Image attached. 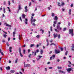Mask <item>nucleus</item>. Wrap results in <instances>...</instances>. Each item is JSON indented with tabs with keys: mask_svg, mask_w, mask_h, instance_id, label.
<instances>
[{
	"mask_svg": "<svg viewBox=\"0 0 74 74\" xmlns=\"http://www.w3.org/2000/svg\"><path fill=\"white\" fill-rule=\"evenodd\" d=\"M53 19L55 21H53L54 24L53 25V27H55V25H56L57 23V20H58V17L56 16H55L54 18H53Z\"/></svg>",
	"mask_w": 74,
	"mask_h": 74,
	"instance_id": "obj_1",
	"label": "nucleus"
},
{
	"mask_svg": "<svg viewBox=\"0 0 74 74\" xmlns=\"http://www.w3.org/2000/svg\"><path fill=\"white\" fill-rule=\"evenodd\" d=\"M69 34H71L72 36H74V34H73V29H70L69 30Z\"/></svg>",
	"mask_w": 74,
	"mask_h": 74,
	"instance_id": "obj_2",
	"label": "nucleus"
},
{
	"mask_svg": "<svg viewBox=\"0 0 74 74\" xmlns=\"http://www.w3.org/2000/svg\"><path fill=\"white\" fill-rule=\"evenodd\" d=\"M19 52L20 53V55L21 56V57H23V55L22 54V53H21V47L19 48Z\"/></svg>",
	"mask_w": 74,
	"mask_h": 74,
	"instance_id": "obj_3",
	"label": "nucleus"
},
{
	"mask_svg": "<svg viewBox=\"0 0 74 74\" xmlns=\"http://www.w3.org/2000/svg\"><path fill=\"white\" fill-rule=\"evenodd\" d=\"M57 29L58 30H62V27H60V25L57 24Z\"/></svg>",
	"mask_w": 74,
	"mask_h": 74,
	"instance_id": "obj_4",
	"label": "nucleus"
},
{
	"mask_svg": "<svg viewBox=\"0 0 74 74\" xmlns=\"http://www.w3.org/2000/svg\"><path fill=\"white\" fill-rule=\"evenodd\" d=\"M22 9V7H21V5H18V9L17 11V13L18 14L19 10H21Z\"/></svg>",
	"mask_w": 74,
	"mask_h": 74,
	"instance_id": "obj_5",
	"label": "nucleus"
},
{
	"mask_svg": "<svg viewBox=\"0 0 74 74\" xmlns=\"http://www.w3.org/2000/svg\"><path fill=\"white\" fill-rule=\"evenodd\" d=\"M55 53H56V54H58V53H60V51L55 49Z\"/></svg>",
	"mask_w": 74,
	"mask_h": 74,
	"instance_id": "obj_6",
	"label": "nucleus"
},
{
	"mask_svg": "<svg viewBox=\"0 0 74 74\" xmlns=\"http://www.w3.org/2000/svg\"><path fill=\"white\" fill-rule=\"evenodd\" d=\"M67 72L68 73H70V72L71 71V68H69L66 69Z\"/></svg>",
	"mask_w": 74,
	"mask_h": 74,
	"instance_id": "obj_7",
	"label": "nucleus"
},
{
	"mask_svg": "<svg viewBox=\"0 0 74 74\" xmlns=\"http://www.w3.org/2000/svg\"><path fill=\"white\" fill-rule=\"evenodd\" d=\"M42 58V56H38L37 57V58H36L37 60H40V59L41 58Z\"/></svg>",
	"mask_w": 74,
	"mask_h": 74,
	"instance_id": "obj_8",
	"label": "nucleus"
},
{
	"mask_svg": "<svg viewBox=\"0 0 74 74\" xmlns=\"http://www.w3.org/2000/svg\"><path fill=\"white\" fill-rule=\"evenodd\" d=\"M31 65L30 64H26L25 65H24V67H30Z\"/></svg>",
	"mask_w": 74,
	"mask_h": 74,
	"instance_id": "obj_9",
	"label": "nucleus"
},
{
	"mask_svg": "<svg viewBox=\"0 0 74 74\" xmlns=\"http://www.w3.org/2000/svg\"><path fill=\"white\" fill-rule=\"evenodd\" d=\"M53 35L54 38H56V37H58V34H54Z\"/></svg>",
	"mask_w": 74,
	"mask_h": 74,
	"instance_id": "obj_10",
	"label": "nucleus"
},
{
	"mask_svg": "<svg viewBox=\"0 0 74 74\" xmlns=\"http://www.w3.org/2000/svg\"><path fill=\"white\" fill-rule=\"evenodd\" d=\"M25 20H24V22H25V24H27V21L28 20L27 18H25Z\"/></svg>",
	"mask_w": 74,
	"mask_h": 74,
	"instance_id": "obj_11",
	"label": "nucleus"
},
{
	"mask_svg": "<svg viewBox=\"0 0 74 74\" xmlns=\"http://www.w3.org/2000/svg\"><path fill=\"white\" fill-rule=\"evenodd\" d=\"M25 12H27L28 11V10H27V6H25Z\"/></svg>",
	"mask_w": 74,
	"mask_h": 74,
	"instance_id": "obj_12",
	"label": "nucleus"
},
{
	"mask_svg": "<svg viewBox=\"0 0 74 74\" xmlns=\"http://www.w3.org/2000/svg\"><path fill=\"white\" fill-rule=\"evenodd\" d=\"M10 69H11V68H10V66H8L7 67H6V69L7 70H10Z\"/></svg>",
	"mask_w": 74,
	"mask_h": 74,
	"instance_id": "obj_13",
	"label": "nucleus"
},
{
	"mask_svg": "<svg viewBox=\"0 0 74 74\" xmlns=\"http://www.w3.org/2000/svg\"><path fill=\"white\" fill-rule=\"evenodd\" d=\"M36 20L35 19H34L33 20H32L31 21L32 24H33V22H36Z\"/></svg>",
	"mask_w": 74,
	"mask_h": 74,
	"instance_id": "obj_14",
	"label": "nucleus"
},
{
	"mask_svg": "<svg viewBox=\"0 0 74 74\" xmlns=\"http://www.w3.org/2000/svg\"><path fill=\"white\" fill-rule=\"evenodd\" d=\"M10 73H15V70H11Z\"/></svg>",
	"mask_w": 74,
	"mask_h": 74,
	"instance_id": "obj_15",
	"label": "nucleus"
},
{
	"mask_svg": "<svg viewBox=\"0 0 74 74\" xmlns=\"http://www.w3.org/2000/svg\"><path fill=\"white\" fill-rule=\"evenodd\" d=\"M40 52L41 55H42V53H43V50H42L41 49Z\"/></svg>",
	"mask_w": 74,
	"mask_h": 74,
	"instance_id": "obj_16",
	"label": "nucleus"
},
{
	"mask_svg": "<svg viewBox=\"0 0 74 74\" xmlns=\"http://www.w3.org/2000/svg\"><path fill=\"white\" fill-rule=\"evenodd\" d=\"M64 5V3H62V4H61V5H59V6H60V7H61V6H63V5Z\"/></svg>",
	"mask_w": 74,
	"mask_h": 74,
	"instance_id": "obj_17",
	"label": "nucleus"
},
{
	"mask_svg": "<svg viewBox=\"0 0 74 74\" xmlns=\"http://www.w3.org/2000/svg\"><path fill=\"white\" fill-rule=\"evenodd\" d=\"M36 38H39L40 37V35H38L36 36Z\"/></svg>",
	"mask_w": 74,
	"mask_h": 74,
	"instance_id": "obj_18",
	"label": "nucleus"
},
{
	"mask_svg": "<svg viewBox=\"0 0 74 74\" xmlns=\"http://www.w3.org/2000/svg\"><path fill=\"white\" fill-rule=\"evenodd\" d=\"M25 16H26L25 14H23L22 15V17L23 18H25Z\"/></svg>",
	"mask_w": 74,
	"mask_h": 74,
	"instance_id": "obj_19",
	"label": "nucleus"
},
{
	"mask_svg": "<svg viewBox=\"0 0 74 74\" xmlns=\"http://www.w3.org/2000/svg\"><path fill=\"white\" fill-rule=\"evenodd\" d=\"M66 29H67L66 28H64L63 29V32H65V31H66Z\"/></svg>",
	"mask_w": 74,
	"mask_h": 74,
	"instance_id": "obj_20",
	"label": "nucleus"
},
{
	"mask_svg": "<svg viewBox=\"0 0 74 74\" xmlns=\"http://www.w3.org/2000/svg\"><path fill=\"white\" fill-rule=\"evenodd\" d=\"M34 44H31L30 47H34Z\"/></svg>",
	"mask_w": 74,
	"mask_h": 74,
	"instance_id": "obj_21",
	"label": "nucleus"
},
{
	"mask_svg": "<svg viewBox=\"0 0 74 74\" xmlns=\"http://www.w3.org/2000/svg\"><path fill=\"white\" fill-rule=\"evenodd\" d=\"M3 12L4 13H5V8L3 7Z\"/></svg>",
	"mask_w": 74,
	"mask_h": 74,
	"instance_id": "obj_22",
	"label": "nucleus"
},
{
	"mask_svg": "<svg viewBox=\"0 0 74 74\" xmlns=\"http://www.w3.org/2000/svg\"><path fill=\"white\" fill-rule=\"evenodd\" d=\"M36 52V53H38V52H39V49H38L36 50V52Z\"/></svg>",
	"mask_w": 74,
	"mask_h": 74,
	"instance_id": "obj_23",
	"label": "nucleus"
},
{
	"mask_svg": "<svg viewBox=\"0 0 74 74\" xmlns=\"http://www.w3.org/2000/svg\"><path fill=\"white\" fill-rule=\"evenodd\" d=\"M52 58H53V59H54L55 58V55H53L52 56Z\"/></svg>",
	"mask_w": 74,
	"mask_h": 74,
	"instance_id": "obj_24",
	"label": "nucleus"
},
{
	"mask_svg": "<svg viewBox=\"0 0 74 74\" xmlns=\"http://www.w3.org/2000/svg\"><path fill=\"white\" fill-rule=\"evenodd\" d=\"M71 9H70L69 10V15H71Z\"/></svg>",
	"mask_w": 74,
	"mask_h": 74,
	"instance_id": "obj_25",
	"label": "nucleus"
},
{
	"mask_svg": "<svg viewBox=\"0 0 74 74\" xmlns=\"http://www.w3.org/2000/svg\"><path fill=\"white\" fill-rule=\"evenodd\" d=\"M6 26H8V27H11V25L9 24H7L6 25Z\"/></svg>",
	"mask_w": 74,
	"mask_h": 74,
	"instance_id": "obj_26",
	"label": "nucleus"
},
{
	"mask_svg": "<svg viewBox=\"0 0 74 74\" xmlns=\"http://www.w3.org/2000/svg\"><path fill=\"white\" fill-rule=\"evenodd\" d=\"M50 45L51 46L52 45H55V46H56V45H55V44L53 43H51V44H50Z\"/></svg>",
	"mask_w": 74,
	"mask_h": 74,
	"instance_id": "obj_27",
	"label": "nucleus"
},
{
	"mask_svg": "<svg viewBox=\"0 0 74 74\" xmlns=\"http://www.w3.org/2000/svg\"><path fill=\"white\" fill-rule=\"evenodd\" d=\"M3 36L4 37H5V38H6V37H7V35L4 34H3Z\"/></svg>",
	"mask_w": 74,
	"mask_h": 74,
	"instance_id": "obj_28",
	"label": "nucleus"
},
{
	"mask_svg": "<svg viewBox=\"0 0 74 74\" xmlns=\"http://www.w3.org/2000/svg\"><path fill=\"white\" fill-rule=\"evenodd\" d=\"M58 38H60V34L58 35Z\"/></svg>",
	"mask_w": 74,
	"mask_h": 74,
	"instance_id": "obj_29",
	"label": "nucleus"
},
{
	"mask_svg": "<svg viewBox=\"0 0 74 74\" xmlns=\"http://www.w3.org/2000/svg\"><path fill=\"white\" fill-rule=\"evenodd\" d=\"M58 69H62V67H60L59 66H58Z\"/></svg>",
	"mask_w": 74,
	"mask_h": 74,
	"instance_id": "obj_30",
	"label": "nucleus"
},
{
	"mask_svg": "<svg viewBox=\"0 0 74 74\" xmlns=\"http://www.w3.org/2000/svg\"><path fill=\"white\" fill-rule=\"evenodd\" d=\"M33 16H32L31 18V22L33 20Z\"/></svg>",
	"mask_w": 74,
	"mask_h": 74,
	"instance_id": "obj_31",
	"label": "nucleus"
},
{
	"mask_svg": "<svg viewBox=\"0 0 74 74\" xmlns=\"http://www.w3.org/2000/svg\"><path fill=\"white\" fill-rule=\"evenodd\" d=\"M50 30L51 32H52V27H50Z\"/></svg>",
	"mask_w": 74,
	"mask_h": 74,
	"instance_id": "obj_32",
	"label": "nucleus"
},
{
	"mask_svg": "<svg viewBox=\"0 0 74 74\" xmlns=\"http://www.w3.org/2000/svg\"><path fill=\"white\" fill-rule=\"evenodd\" d=\"M55 30L56 31V32H59V31H58V29H55Z\"/></svg>",
	"mask_w": 74,
	"mask_h": 74,
	"instance_id": "obj_33",
	"label": "nucleus"
},
{
	"mask_svg": "<svg viewBox=\"0 0 74 74\" xmlns=\"http://www.w3.org/2000/svg\"><path fill=\"white\" fill-rule=\"evenodd\" d=\"M60 48V50L61 51H63V48L61 47Z\"/></svg>",
	"mask_w": 74,
	"mask_h": 74,
	"instance_id": "obj_34",
	"label": "nucleus"
},
{
	"mask_svg": "<svg viewBox=\"0 0 74 74\" xmlns=\"http://www.w3.org/2000/svg\"><path fill=\"white\" fill-rule=\"evenodd\" d=\"M68 53V51H66L65 53V55H67V53Z\"/></svg>",
	"mask_w": 74,
	"mask_h": 74,
	"instance_id": "obj_35",
	"label": "nucleus"
},
{
	"mask_svg": "<svg viewBox=\"0 0 74 74\" xmlns=\"http://www.w3.org/2000/svg\"><path fill=\"white\" fill-rule=\"evenodd\" d=\"M8 4L9 5H10V4H11V3H10V1H8Z\"/></svg>",
	"mask_w": 74,
	"mask_h": 74,
	"instance_id": "obj_36",
	"label": "nucleus"
},
{
	"mask_svg": "<svg viewBox=\"0 0 74 74\" xmlns=\"http://www.w3.org/2000/svg\"><path fill=\"white\" fill-rule=\"evenodd\" d=\"M51 16H55V14H54V13H52Z\"/></svg>",
	"mask_w": 74,
	"mask_h": 74,
	"instance_id": "obj_37",
	"label": "nucleus"
},
{
	"mask_svg": "<svg viewBox=\"0 0 74 74\" xmlns=\"http://www.w3.org/2000/svg\"><path fill=\"white\" fill-rule=\"evenodd\" d=\"M61 73H63V74H65V72L63 71H61Z\"/></svg>",
	"mask_w": 74,
	"mask_h": 74,
	"instance_id": "obj_38",
	"label": "nucleus"
},
{
	"mask_svg": "<svg viewBox=\"0 0 74 74\" xmlns=\"http://www.w3.org/2000/svg\"><path fill=\"white\" fill-rule=\"evenodd\" d=\"M23 53L25 54V50L24 49L23 50Z\"/></svg>",
	"mask_w": 74,
	"mask_h": 74,
	"instance_id": "obj_39",
	"label": "nucleus"
},
{
	"mask_svg": "<svg viewBox=\"0 0 74 74\" xmlns=\"http://www.w3.org/2000/svg\"><path fill=\"white\" fill-rule=\"evenodd\" d=\"M17 62H18V59H16L15 60V62L16 63H17Z\"/></svg>",
	"mask_w": 74,
	"mask_h": 74,
	"instance_id": "obj_40",
	"label": "nucleus"
},
{
	"mask_svg": "<svg viewBox=\"0 0 74 74\" xmlns=\"http://www.w3.org/2000/svg\"><path fill=\"white\" fill-rule=\"evenodd\" d=\"M6 44H7V45L8 47L9 46V45L8 44V42H6Z\"/></svg>",
	"mask_w": 74,
	"mask_h": 74,
	"instance_id": "obj_41",
	"label": "nucleus"
},
{
	"mask_svg": "<svg viewBox=\"0 0 74 74\" xmlns=\"http://www.w3.org/2000/svg\"><path fill=\"white\" fill-rule=\"evenodd\" d=\"M3 32L5 33V34H7V33L6 32H4V31H3Z\"/></svg>",
	"mask_w": 74,
	"mask_h": 74,
	"instance_id": "obj_42",
	"label": "nucleus"
},
{
	"mask_svg": "<svg viewBox=\"0 0 74 74\" xmlns=\"http://www.w3.org/2000/svg\"><path fill=\"white\" fill-rule=\"evenodd\" d=\"M30 57H31V54H30L29 55V56H28V58H30Z\"/></svg>",
	"mask_w": 74,
	"mask_h": 74,
	"instance_id": "obj_43",
	"label": "nucleus"
},
{
	"mask_svg": "<svg viewBox=\"0 0 74 74\" xmlns=\"http://www.w3.org/2000/svg\"><path fill=\"white\" fill-rule=\"evenodd\" d=\"M30 51V49H29L28 50V53H29Z\"/></svg>",
	"mask_w": 74,
	"mask_h": 74,
	"instance_id": "obj_44",
	"label": "nucleus"
},
{
	"mask_svg": "<svg viewBox=\"0 0 74 74\" xmlns=\"http://www.w3.org/2000/svg\"><path fill=\"white\" fill-rule=\"evenodd\" d=\"M68 67H71V65L69 64L68 65Z\"/></svg>",
	"mask_w": 74,
	"mask_h": 74,
	"instance_id": "obj_45",
	"label": "nucleus"
},
{
	"mask_svg": "<svg viewBox=\"0 0 74 74\" xmlns=\"http://www.w3.org/2000/svg\"><path fill=\"white\" fill-rule=\"evenodd\" d=\"M2 42H5V40H2Z\"/></svg>",
	"mask_w": 74,
	"mask_h": 74,
	"instance_id": "obj_46",
	"label": "nucleus"
},
{
	"mask_svg": "<svg viewBox=\"0 0 74 74\" xmlns=\"http://www.w3.org/2000/svg\"><path fill=\"white\" fill-rule=\"evenodd\" d=\"M72 48H74V44H72Z\"/></svg>",
	"mask_w": 74,
	"mask_h": 74,
	"instance_id": "obj_47",
	"label": "nucleus"
},
{
	"mask_svg": "<svg viewBox=\"0 0 74 74\" xmlns=\"http://www.w3.org/2000/svg\"><path fill=\"white\" fill-rule=\"evenodd\" d=\"M68 62L70 64H71V62L70 61H68Z\"/></svg>",
	"mask_w": 74,
	"mask_h": 74,
	"instance_id": "obj_48",
	"label": "nucleus"
},
{
	"mask_svg": "<svg viewBox=\"0 0 74 74\" xmlns=\"http://www.w3.org/2000/svg\"><path fill=\"white\" fill-rule=\"evenodd\" d=\"M52 58H52V57H50V59L51 60H52Z\"/></svg>",
	"mask_w": 74,
	"mask_h": 74,
	"instance_id": "obj_49",
	"label": "nucleus"
},
{
	"mask_svg": "<svg viewBox=\"0 0 74 74\" xmlns=\"http://www.w3.org/2000/svg\"><path fill=\"white\" fill-rule=\"evenodd\" d=\"M12 2L13 3H14V0H12Z\"/></svg>",
	"mask_w": 74,
	"mask_h": 74,
	"instance_id": "obj_50",
	"label": "nucleus"
},
{
	"mask_svg": "<svg viewBox=\"0 0 74 74\" xmlns=\"http://www.w3.org/2000/svg\"><path fill=\"white\" fill-rule=\"evenodd\" d=\"M32 25H33V26H36V24L34 23H33L32 24Z\"/></svg>",
	"mask_w": 74,
	"mask_h": 74,
	"instance_id": "obj_51",
	"label": "nucleus"
},
{
	"mask_svg": "<svg viewBox=\"0 0 74 74\" xmlns=\"http://www.w3.org/2000/svg\"><path fill=\"white\" fill-rule=\"evenodd\" d=\"M57 61V62H59L60 61V60L59 59H57L56 60Z\"/></svg>",
	"mask_w": 74,
	"mask_h": 74,
	"instance_id": "obj_52",
	"label": "nucleus"
},
{
	"mask_svg": "<svg viewBox=\"0 0 74 74\" xmlns=\"http://www.w3.org/2000/svg\"><path fill=\"white\" fill-rule=\"evenodd\" d=\"M71 7H73V4H71Z\"/></svg>",
	"mask_w": 74,
	"mask_h": 74,
	"instance_id": "obj_53",
	"label": "nucleus"
},
{
	"mask_svg": "<svg viewBox=\"0 0 74 74\" xmlns=\"http://www.w3.org/2000/svg\"><path fill=\"white\" fill-rule=\"evenodd\" d=\"M20 19L21 20V21H22V18L21 17L20 18Z\"/></svg>",
	"mask_w": 74,
	"mask_h": 74,
	"instance_id": "obj_54",
	"label": "nucleus"
},
{
	"mask_svg": "<svg viewBox=\"0 0 74 74\" xmlns=\"http://www.w3.org/2000/svg\"><path fill=\"white\" fill-rule=\"evenodd\" d=\"M38 47H39V45H37L36 47V48H38Z\"/></svg>",
	"mask_w": 74,
	"mask_h": 74,
	"instance_id": "obj_55",
	"label": "nucleus"
},
{
	"mask_svg": "<svg viewBox=\"0 0 74 74\" xmlns=\"http://www.w3.org/2000/svg\"><path fill=\"white\" fill-rule=\"evenodd\" d=\"M52 53V51H51L49 53V54H51V53Z\"/></svg>",
	"mask_w": 74,
	"mask_h": 74,
	"instance_id": "obj_56",
	"label": "nucleus"
},
{
	"mask_svg": "<svg viewBox=\"0 0 74 74\" xmlns=\"http://www.w3.org/2000/svg\"><path fill=\"white\" fill-rule=\"evenodd\" d=\"M12 49V47H9V49L10 50H11V49Z\"/></svg>",
	"mask_w": 74,
	"mask_h": 74,
	"instance_id": "obj_57",
	"label": "nucleus"
},
{
	"mask_svg": "<svg viewBox=\"0 0 74 74\" xmlns=\"http://www.w3.org/2000/svg\"><path fill=\"white\" fill-rule=\"evenodd\" d=\"M31 4H32V3L31 2H30V3H29V6H30V5H31Z\"/></svg>",
	"mask_w": 74,
	"mask_h": 74,
	"instance_id": "obj_58",
	"label": "nucleus"
},
{
	"mask_svg": "<svg viewBox=\"0 0 74 74\" xmlns=\"http://www.w3.org/2000/svg\"><path fill=\"white\" fill-rule=\"evenodd\" d=\"M1 54L2 55H4V54L3 53V52H1Z\"/></svg>",
	"mask_w": 74,
	"mask_h": 74,
	"instance_id": "obj_59",
	"label": "nucleus"
},
{
	"mask_svg": "<svg viewBox=\"0 0 74 74\" xmlns=\"http://www.w3.org/2000/svg\"><path fill=\"white\" fill-rule=\"evenodd\" d=\"M48 45H49V43L48 42L47 44V47H48Z\"/></svg>",
	"mask_w": 74,
	"mask_h": 74,
	"instance_id": "obj_60",
	"label": "nucleus"
},
{
	"mask_svg": "<svg viewBox=\"0 0 74 74\" xmlns=\"http://www.w3.org/2000/svg\"><path fill=\"white\" fill-rule=\"evenodd\" d=\"M58 6H59V5H60V3H59V2H58Z\"/></svg>",
	"mask_w": 74,
	"mask_h": 74,
	"instance_id": "obj_61",
	"label": "nucleus"
},
{
	"mask_svg": "<svg viewBox=\"0 0 74 74\" xmlns=\"http://www.w3.org/2000/svg\"><path fill=\"white\" fill-rule=\"evenodd\" d=\"M5 3H6L5 1H4V3H3V4H4V5H5Z\"/></svg>",
	"mask_w": 74,
	"mask_h": 74,
	"instance_id": "obj_62",
	"label": "nucleus"
},
{
	"mask_svg": "<svg viewBox=\"0 0 74 74\" xmlns=\"http://www.w3.org/2000/svg\"><path fill=\"white\" fill-rule=\"evenodd\" d=\"M10 40V38H8V41H9Z\"/></svg>",
	"mask_w": 74,
	"mask_h": 74,
	"instance_id": "obj_63",
	"label": "nucleus"
},
{
	"mask_svg": "<svg viewBox=\"0 0 74 74\" xmlns=\"http://www.w3.org/2000/svg\"><path fill=\"white\" fill-rule=\"evenodd\" d=\"M13 34H15V32H13Z\"/></svg>",
	"mask_w": 74,
	"mask_h": 74,
	"instance_id": "obj_64",
	"label": "nucleus"
}]
</instances>
